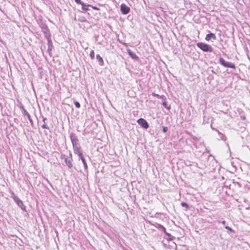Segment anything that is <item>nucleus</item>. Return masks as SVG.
<instances>
[{"instance_id": "1", "label": "nucleus", "mask_w": 250, "mask_h": 250, "mask_svg": "<svg viewBox=\"0 0 250 250\" xmlns=\"http://www.w3.org/2000/svg\"><path fill=\"white\" fill-rule=\"evenodd\" d=\"M70 138L72 144L74 153L78 154L82 152V149L80 144L77 136L74 133H71L70 134Z\"/></svg>"}, {"instance_id": "2", "label": "nucleus", "mask_w": 250, "mask_h": 250, "mask_svg": "<svg viewBox=\"0 0 250 250\" xmlns=\"http://www.w3.org/2000/svg\"><path fill=\"white\" fill-rule=\"evenodd\" d=\"M197 46L204 52H211L213 51L212 47L208 44L200 42L196 44Z\"/></svg>"}, {"instance_id": "3", "label": "nucleus", "mask_w": 250, "mask_h": 250, "mask_svg": "<svg viewBox=\"0 0 250 250\" xmlns=\"http://www.w3.org/2000/svg\"><path fill=\"white\" fill-rule=\"evenodd\" d=\"M219 62L223 66L231 68H235V65L234 63L226 61L223 58L219 59Z\"/></svg>"}, {"instance_id": "4", "label": "nucleus", "mask_w": 250, "mask_h": 250, "mask_svg": "<svg viewBox=\"0 0 250 250\" xmlns=\"http://www.w3.org/2000/svg\"><path fill=\"white\" fill-rule=\"evenodd\" d=\"M61 158L64 160L66 165L68 167V168H71L73 167L72 161L73 159L67 158L66 155L64 154L61 155Z\"/></svg>"}, {"instance_id": "5", "label": "nucleus", "mask_w": 250, "mask_h": 250, "mask_svg": "<svg viewBox=\"0 0 250 250\" xmlns=\"http://www.w3.org/2000/svg\"><path fill=\"white\" fill-rule=\"evenodd\" d=\"M42 31L44 35V37L46 39L51 38V34L49 33V30L46 24H43L41 26Z\"/></svg>"}, {"instance_id": "6", "label": "nucleus", "mask_w": 250, "mask_h": 250, "mask_svg": "<svg viewBox=\"0 0 250 250\" xmlns=\"http://www.w3.org/2000/svg\"><path fill=\"white\" fill-rule=\"evenodd\" d=\"M137 123L145 129H147L149 127V124L146 120L143 118H139L137 121Z\"/></svg>"}, {"instance_id": "7", "label": "nucleus", "mask_w": 250, "mask_h": 250, "mask_svg": "<svg viewBox=\"0 0 250 250\" xmlns=\"http://www.w3.org/2000/svg\"><path fill=\"white\" fill-rule=\"evenodd\" d=\"M130 10V8L125 3H122L121 5V11L124 15L127 14Z\"/></svg>"}, {"instance_id": "8", "label": "nucleus", "mask_w": 250, "mask_h": 250, "mask_svg": "<svg viewBox=\"0 0 250 250\" xmlns=\"http://www.w3.org/2000/svg\"><path fill=\"white\" fill-rule=\"evenodd\" d=\"M14 201L16 202L18 206L23 211H27L25 206L23 204V202L21 199H20L19 197Z\"/></svg>"}, {"instance_id": "9", "label": "nucleus", "mask_w": 250, "mask_h": 250, "mask_svg": "<svg viewBox=\"0 0 250 250\" xmlns=\"http://www.w3.org/2000/svg\"><path fill=\"white\" fill-rule=\"evenodd\" d=\"M47 40V45H48V49H47V52H48L49 54L51 55V51L53 49V43L51 39V38L46 39Z\"/></svg>"}, {"instance_id": "10", "label": "nucleus", "mask_w": 250, "mask_h": 250, "mask_svg": "<svg viewBox=\"0 0 250 250\" xmlns=\"http://www.w3.org/2000/svg\"><path fill=\"white\" fill-rule=\"evenodd\" d=\"M127 52L129 56L134 60L138 61L139 60V57L136 55V54L133 52L130 49H127Z\"/></svg>"}, {"instance_id": "11", "label": "nucleus", "mask_w": 250, "mask_h": 250, "mask_svg": "<svg viewBox=\"0 0 250 250\" xmlns=\"http://www.w3.org/2000/svg\"><path fill=\"white\" fill-rule=\"evenodd\" d=\"M211 39H212L214 40H215L216 39L215 35L212 33H210L207 34L205 38V39L207 41H209Z\"/></svg>"}, {"instance_id": "12", "label": "nucleus", "mask_w": 250, "mask_h": 250, "mask_svg": "<svg viewBox=\"0 0 250 250\" xmlns=\"http://www.w3.org/2000/svg\"><path fill=\"white\" fill-rule=\"evenodd\" d=\"M96 59L97 60V61L99 62V65L101 66H103L104 64V62L102 57L99 54H97Z\"/></svg>"}, {"instance_id": "13", "label": "nucleus", "mask_w": 250, "mask_h": 250, "mask_svg": "<svg viewBox=\"0 0 250 250\" xmlns=\"http://www.w3.org/2000/svg\"><path fill=\"white\" fill-rule=\"evenodd\" d=\"M203 124H208L209 123L210 117L206 116L205 115V111H203Z\"/></svg>"}, {"instance_id": "14", "label": "nucleus", "mask_w": 250, "mask_h": 250, "mask_svg": "<svg viewBox=\"0 0 250 250\" xmlns=\"http://www.w3.org/2000/svg\"><path fill=\"white\" fill-rule=\"evenodd\" d=\"M82 5V9L84 11H87L88 10V7H90V5L89 4H86L85 3H84V2H82L81 4Z\"/></svg>"}, {"instance_id": "15", "label": "nucleus", "mask_w": 250, "mask_h": 250, "mask_svg": "<svg viewBox=\"0 0 250 250\" xmlns=\"http://www.w3.org/2000/svg\"><path fill=\"white\" fill-rule=\"evenodd\" d=\"M20 109H21V112L24 116H27L28 115H29V113L24 108V106L22 105H21V106L20 107Z\"/></svg>"}, {"instance_id": "16", "label": "nucleus", "mask_w": 250, "mask_h": 250, "mask_svg": "<svg viewBox=\"0 0 250 250\" xmlns=\"http://www.w3.org/2000/svg\"><path fill=\"white\" fill-rule=\"evenodd\" d=\"M47 120L46 118L43 117L42 121L43 122V124L42 125V128L49 129V127L46 125L45 121Z\"/></svg>"}, {"instance_id": "17", "label": "nucleus", "mask_w": 250, "mask_h": 250, "mask_svg": "<svg viewBox=\"0 0 250 250\" xmlns=\"http://www.w3.org/2000/svg\"><path fill=\"white\" fill-rule=\"evenodd\" d=\"M10 193L11 194V198H12L14 201H15V200H16L18 197L17 196H16L15 193H14V192L12 190H10Z\"/></svg>"}, {"instance_id": "18", "label": "nucleus", "mask_w": 250, "mask_h": 250, "mask_svg": "<svg viewBox=\"0 0 250 250\" xmlns=\"http://www.w3.org/2000/svg\"><path fill=\"white\" fill-rule=\"evenodd\" d=\"M157 228L158 229H159L160 230L163 231L164 232L166 231V228L163 225H162L161 224H158Z\"/></svg>"}, {"instance_id": "19", "label": "nucleus", "mask_w": 250, "mask_h": 250, "mask_svg": "<svg viewBox=\"0 0 250 250\" xmlns=\"http://www.w3.org/2000/svg\"><path fill=\"white\" fill-rule=\"evenodd\" d=\"M78 21H81V22H85L86 21V18L83 17V16H80L78 17Z\"/></svg>"}, {"instance_id": "20", "label": "nucleus", "mask_w": 250, "mask_h": 250, "mask_svg": "<svg viewBox=\"0 0 250 250\" xmlns=\"http://www.w3.org/2000/svg\"><path fill=\"white\" fill-rule=\"evenodd\" d=\"M82 161L83 164V166H84V170H87V169H88V166H87V165L86 164V161H85V159H83Z\"/></svg>"}, {"instance_id": "21", "label": "nucleus", "mask_w": 250, "mask_h": 250, "mask_svg": "<svg viewBox=\"0 0 250 250\" xmlns=\"http://www.w3.org/2000/svg\"><path fill=\"white\" fill-rule=\"evenodd\" d=\"M152 95L154 97H157L158 99H161V98H165V96L164 95H161H161H159V94H156L155 93H153Z\"/></svg>"}, {"instance_id": "22", "label": "nucleus", "mask_w": 250, "mask_h": 250, "mask_svg": "<svg viewBox=\"0 0 250 250\" xmlns=\"http://www.w3.org/2000/svg\"><path fill=\"white\" fill-rule=\"evenodd\" d=\"M162 105L164 106V107H165L166 108H167L168 110H169L171 108L170 105H167V102H164L162 103Z\"/></svg>"}, {"instance_id": "23", "label": "nucleus", "mask_w": 250, "mask_h": 250, "mask_svg": "<svg viewBox=\"0 0 250 250\" xmlns=\"http://www.w3.org/2000/svg\"><path fill=\"white\" fill-rule=\"evenodd\" d=\"M89 56L91 59H93L94 58L95 53H94V50H91V51L90 52Z\"/></svg>"}, {"instance_id": "24", "label": "nucleus", "mask_w": 250, "mask_h": 250, "mask_svg": "<svg viewBox=\"0 0 250 250\" xmlns=\"http://www.w3.org/2000/svg\"><path fill=\"white\" fill-rule=\"evenodd\" d=\"M74 104L75 106L77 108H79L81 107V104H80V103L79 102H77L76 101H74Z\"/></svg>"}, {"instance_id": "25", "label": "nucleus", "mask_w": 250, "mask_h": 250, "mask_svg": "<svg viewBox=\"0 0 250 250\" xmlns=\"http://www.w3.org/2000/svg\"><path fill=\"white\" fill-rule=\"evenodd\" d=\"M27 117L28 118V120H29V122H30V123L31 125L32 126H33V121L32 119H31V116H30V114H29V115H28V116H27Z\"/></svg>"}, {"instance_id": "26", "label": "nucleus", "mask_w": 250, "mask_h": 250, "mask_svg": "<svg viewBox=\"0 0 250 250\" xmlns=\"http://www.w3.org/2000/svg\"><path fill=\"white\" fill-rule=\"evenodd\" d=\"M77 155L79 156V159H81L82 161L83 159H84V157L83 156V152H80V153H79Z\"/></svg>"}, {"instance_id": "27", "label": "nucleus", "mask_w": 250, "mask_h": 250, "mask_svg": "<svg viewBox=\"0 0 250 250\" xmlns=\"http://www.w3.org/2000/svg\"><path fill=\"white\" fill-rule=\"evenodd\" d=\"M181 206L183 207L186 208H188V204L187 203H186V202H182L181 203Z\"/></svg>"}, {"instance_id": "28", "label": "nucleus", "mask_w": 250, "mask_h": 250, "mask_svg": "<svg viewBox=\"0 0 250 250\" xmlns=\"http://www.w3.org/2000/svg\"><path fill=\"white\" fill-rule=\"evenodd\" d=\"M225 228L226 229L229 230L231 232H233L234 231V230H233L231 228H230L228 226H225Z\"/></svg>"}, {"instance_id": "29", "label": "nucleus", "mask_w": 250, "mask_h": 250, "mask_svg": "<svg viewBox=\"0 0 250 250\" xmlns=\"http://www.w3.org/2000/svg\"><path fill=\"white\" fill-rule=\"evenodd\" d=\"M90 7H92V8L94 10H99L100 9L96 7V6H93L92 5H90Z\"/></svg>"}, {"instance_id": "30", "label": "nucleus", "mask_w": 250, "mask_h": 250, "mask_svg": "<svg viewBox=\"0 0 250 250\" xmlns=\"http://www.w3.org/2000/svg\"><path fill=\"white\" fill-rule=\"evenodd\" d=\"M216 131L217 132V133H218V134L220 136V138H221V139H223L222 138V136H223V134L222 133H221L219 130H218L217 129V130H216Z\"/></svg>"}, {"instance_id": "31", "label": "nucleus", "mask_w": 250, "mask_h": 250, "mask_svg": "<svg viewBox=\"0 0 250 250\" xmlns=\"http://www.w3.org/2000/svg\"><path fill=\"white\" fill-rule=\"evenodd\" d=\"M168 130V128L167 127H163V132H167Z\"/></svg>"}, {"instance_id": "32", "label": "nucleus", "mask_w": 250, "mask_h": 250, "mask_svg": "<svg viewBox=\"0 0 250 250\" xmlns=\"http://www.w3.org/2000/svg\"><path fill=\"white\" fill-rule=\"evenodd\" d=\"M75 1L77 4H81V3L83 2L81 0H75Z\"/></svg>"}, {"instance_id": "33", "label": "nucleus", "mask_w": 250, "mask_h": 250, "mask_svg": "<svg viewBox=\"0 0 250 250\" xmlns=\"http://www.w3.org/2000/svg\"><path fill=\"white\" fill-rule=\"evenodd\" d=\"M67 158L72 159V153H71L70 151V153H69V157H67Z\"/></svg>"}, {"instance_id": "34", "label": "nucleus", "mask_w": 250, "mask_h": 250, "mask_svg": "<svg viewBox=\"0 0 250 250\" xmlns=\"http://www.w3.org/2000/svg\"><path fill=\"white\" fill-rule=\"evenodd\" d=\"M164 233L167 236H171L170 234L169 233L167 232V231H165Z\"/></svg>"}, {"instance_id": "35", "label": "nucleus", "mask_w": 250, "mask_h": 250, "mask_svg": "<svg viewBox=\"0 0 250 250\" xmlns=\"http://www.w3.org/2000/svg\"><path fill=\"white\" fill-rule=\"evenodd\" d=\"M210 127H211V129H212L213 130H215V131L217 130V129H216V128H214V127H212V124H211V125H210Z\"/></svg>"}, {"instance_id": "36", "label": "nucleus", "mask_w": 250, "mask_h": 250, "mask_svg": "<svg viewBox=\"0 0 250 250\" xmlns=\"http://www.w3.org/2000/svg\"><path fill=\"white\" fill-rule=\"evenodd\" d=\"M220 223H221L223 225H225L226 223L225 221H219Z\"/></svg>"}]
</instances>
